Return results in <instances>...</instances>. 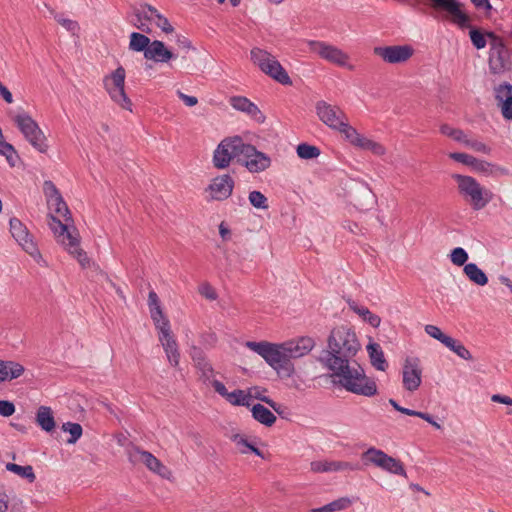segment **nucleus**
<instances>
[{"mask_svg":"<svg viewBox=\"0 0 512 512\" xmlns=\"http://www.w3.org/2000/svg\"><path fill=\"white\" fill-rule=\"evenodd\" d=\"M359 348V341L351 328L336 327L328 339L326 364L347 391L371 397L377 393L376 383L366 377L361 366L353 360Z\"/></svg>","mask_w":512,"mask_h":512,"instance_id":"1","label":"nucleus"},{"mask_svg":"<svg viewBox=\"0 0 512 512\" xmlns=\"http://www.w3.org/2000/svg\"><path fill=\"white\" fill-rule=\"evenodd\" d=\"M245 346L264 358L280 376L290 377L292 375L294 367L284 350V343L273 344L266 341H247Z\"/></svg>","mask_w":512,"mask_h":512,"instance_id":"2","label":"nucleus"},{"mask_svg":"<svg viewBox=\"0 0 512 512\" xmlns=\"http://www.w3.org/2000/svg\"><path fill=\"white\" fill-rule=\"evenodd\" d=\"M48 224L57 241L64 246L65 250L75 257L83 268L87 267L90 261L86 252L79 246V235L76 229L53 215L50 216Z\"/></svg>","mask_w":512,"mask_h":512,"instance_id":"3","label":"nucleus"},{"mask_svg":"<svg viewBox=\"0 0 512 512\" xmlns=\"http://www.w3.org/2000/svg\"><path fill=\"white\" fill-rule=\"evenodd\" d=\"M459 194L474 210H481L491 201L492 193L483 187L475 178L467 175L454 174Z\"/></svg>","mask_w":512,"mask_h":512,"instance_id":"4","label":"nucleus"},{"mask_svg":"<svg viewBox=\"0 0 512 512\" xmlns=\"http://www.w3.org/2000/svg\"><path fill=\"white\" fill-rule=\"evenodd\" d=\"M245 144L240 136L226 137L221 140L213 152V166L216 169L223 170L228 168L234 159L239 163Z\"/></svg>","mask_w":512,"mask_h":512,"instance_id":"5","label":"nucleus"},{"mask_svg":"<svg viewBox=\"0 0 512 512\" xmlns=\"http://www.w3.org/2000/svg\"><path fill=\"white\" fill-rule=\"evenodd\" d=\"M251 60L261 71L269 75L283 85H290L291 79L278 60L269 52L253 48L251 50Z\"/></svg>","mask_w":512,"mask_h":512,"instance_id":"6","label":"nucleus"},{"mask_svg":"<svg viewBox=\"0 0 512 512\" xmlns=\"http://www.w3.org/2000/svg\"><path fill=\"white\" fill-rule=\"evenodd\" d=\"M365 465H373L391 474L406 477L403 463L375 447H370L361 455Z\"/></svg>","mask_w":512,"mask_h":512,"instance_id":"7","label":"nucleus"},{"mask_svg":"<svg viewBox=\"0 0 512 512\" xmlns=\"http://www.w3.org/2000/svg\"><path fill=\"white\" fill-rule=\"evenodd\" d=\"M10 233L19 246L29 254L34 261L42 266H46V261L43 259L38 246L34 240L33 235L29 232L28 228L18 219H10Z\"/></svg>","mask_w":512,"mask_h":512,"instance_id":"8","label":"nucleus"},{"mask_svg":"<svg viewBox=\"0 0 512 512\" xmlns=\"http://www.w3.org/2000/svg\"><path fill=\"white\" fill-rule=\"evenodd\" d=\"M25 139L39 152L45 153L48 145L46 137L38 124L27 113H19L13 117Z\"/></svg>","mask_w":512,"mask_h":512,"instance_id":"9","label":"nucleus"},{"mask_svg":"<svg viewBox=\"0 0 512 512\" xmlns=\"http://www.w3.org/2000/svg\"><path fill=\"white\" fill-rule=\"evenodd\" d=\"M125 77V69L120 66L110 75L104 77L103 84L105 90L115 103H117L121 108L131 111L132 102L127 97L124 90Z\"/></svg>","mask_w":512,"mask_h":512,"instance_id":"10","label":"nucleus"},{"mask_svg":"<svg viewBox=\"0 0 512 512\" xmlns=\"http://www.w3.org/2000/svg\"><path fill=\"white\" fill-rule=\"evenodd\" d=\"M310 52L317 54L323 60L340 67H346L353 70L354 67L349 64V55L340 48L331 45L325 41L306 40Z\"/></svg>","mask_w":512,"mask_h":512,"instance_id":"11","label":"nucleus"},{"mask_svg":"<svg viewBox=\"0 0 512 512\" xmlns=\"http://www.w3.org/2000/svg\"><path fill=\"white\" fill-rule=\"evenodd\" d=\"M127 454L129 461L133 464L142 463L147 467V469L163 478H169L171 475L170 470L148 451L141 450L137 446H131L128 448Z\"/></svg>","mask_w":512,"mask_h":512,"instance_id":"12","label":"nucleus"},{"mask_svg":"<svg viewBox=\"0 0 512 512\" xmlns=\"http://www.w3.org/2000/svg\"><path fill=\"white\" fill-rule=\"evenodd\" d=\"M271 158L257 150V148L249 143L245 144L243 154L239 158V164L245 167L250 173H260L267 170L271 166Z\"/></svg>","mask_w":512,"mask_h":512,"instance_id":"13","label":"nucleus"},{"mask_svg":"<svg viewBox=\"0 0 512 512\" xmlns=\"http://www.w3.org/2000/svg\"><path fill=\"white\" fill-rule=\"evenodd\" d=\"M487 37L491 39L489 68L494 74L503 73L509 66L508 52L501 38L492 32L487 33Z\"/></svg>","mask_w":512,"mask_h":512,"instance_id":"14","label":"nucleus"},{"mask_svg":"<svg viewBox=\"0 0 512 512\" xmlns=\"http://www.w3.org/2000/svg\"><path fill=\"white\" fill-rule=\"evenodd\" d=\"M373 53L388 64L406 63L414 54L411 45H390L374 47Z\"/></svg>","mask_w":512,"mask_h":512,"instance_id":"15","label":"nucleus"},{"mask_svg":"<svg viewBox=\"0 0 512 512\" xmlns=\"http://www.w3.org/2000/svg\"><path fill=\"white\" fill-rule=\"evenodd\" d=\"M431 2L433 8L445 10L449 14L451 22L460 29L470 27L471 19L462 10V4L457 0H431Z\"/></svg>","mask_w":512,"mask_h":512,"instance_id":"16","label":"nucleus"},{"mask_svg":"<svg viewBox=\"0 0 512 512\" xmlns=\"http://www.w3.org/2000/svg\"><path fill=\"white\" fill-rule=\"evenodd\" d=\"M403 387L409 391H416L422 383V369L418 358H406L402 368Z\"/></svg>","mask_w":512,"mask_h":512,"instance_id":"17","label":"nucleus"},{"mask_svg":"<svg viewBox=\"0 0 512 512\" xmlns=\"http://www.w3.org/2000/svg\"><path fill=\"white\" fill-rule=\"evenodd\" d=\"M234 186L235 181L233 177L229 174H222L211 180L207 191L212 200L223 201L231 196Z\"/></svg>","mask_w":512,"mask_h":512,"instance_id":"18","label":"nucleus"},{"mask_svg":"<svg viewBox=\"0 0 512 512\" xmlns=\"http://www.w3.org/2000/svg\"><path fill=\"white\" fill-rule=\"evenodd\" d=\"M316 112L324 124L335 130L343 125V121L347 119L345 113L339 107L332 106L325 101L317 102Z\"/></svg>","mask_w":512,"mask_h":512,"instance_id":"19","label":"nucleus"},{"mask_svg":"<svg viewBox=\"0 0 512 512\" xmlns=\"http://www.w3.org/2000/svg\"><path fill=\"white\" fill-rule=\"evenodd\" d=\"M212 386L220 396H222L229 404L233 406H245L250 407V394L247 393V390L235 389L232 392H229L225 385L218 381L213 380Z\"/></svg>","mask_w":512,"mask_h":512,"instance_id":"20","label":"nucleus"},{"mask_svg":"<svg viewBox=\"0 0 512 512\" xmlns=\"http://www.w3.org/2000/svg\"><path fill=\"white\" fill-rule=\"evenodd\" d=\"M229 104L237 111L246 114L257 123H264L266 117L258 106L244 96H232Z\"/></svg>","mask_w":512,"mask_h":512,"instance_id":"21","label":"nucleus"},{"mask_svg":"<svg viewBox=\"0 0 512 512\" xmlns=\"http://www.w3.org/2000/svg\"><path fill=\"white\" fill-rule=\"evenodd\" d=\"M358 466L347 461L316 460L310 463V470L314 473H332L357 470Z\"/></svg>","mask_w":512,"mask_h":512,"instance_id":"22","label":"nucleus"},{"mask_svg":"<svg viewBox=\"0 0 512 512\" xmlns=\"http://www.w3.org/2000/svg\"><path fill=\"white\" fill-rule=\"evenodd\" d=\"M284 350L287 353L289 361L293 358H300L308 354L315 346V341L311 337H300L284 343Z\"/></svg>","mask_w":512,"mask_h":512,"instance_id":"23","label":"nucleus"},{"mask_svg":"<svg viewBox=\"0 0 512 512\" xmlns=\"http://www.w3.org/2000/svg\"><path fill=\"white\" fill-rule=\"evenodd\" d=\"M144 57L147 60H153L154 62L167 63L174 59L175 55L162 41L154 40L145 50Z\"/></svg>","mask_w":512,"mask_h":512,"instance_id":"24","label":"nucleus"},{"mask_svg":"<svg viewBox=\"0 0 512 512\" xmlns=\"http://www.w3.org/2000/svg\"><path fill=\"white\" fill-rule=\"evenodd\" d=\"M159 341L166 353L167 359L172 366H178L180 361V353L177 342L171 331L159 334Z\"/></svg>","mask_w":512,"mask_h":512,"instance_id":"25","label":"nucleus"},{"mask_svg":"<svg viewBox=\"0 0 512 512\" xmlns=\"http://www.w3.org/2000/svg\"><path fill=\"white\" fill-rule=\"evenodd\" d=\"M150 9H154V7L151 5L142 6L141 9L135 12L132 19V24L146 34H151L153 32V26H155L154 21L150 20L152 17L150 15Z\"/></svg>","mask_w":512,"mask_h":512,"instance_id":"26","label":"nucleus"},{"mask_svg":"<svg viewBox=\"0 0 512 512\" xmlns=\"http://www.w3.org/2000/svg\"><path fill=\"white\" fill-rule=\"evenodd\" d=\"M24 373V367L13 361L0 360V384L20 377Z\"/></svg>","mask_w":512,"mask_h":512,"instance_id":"27","label":"nucleus"},{"mask_svg":"<svg viewBox=\"0 0 512 512\" xmlns=\"http://www.w3.org/2000/svg\"><path fill=\"white\" fill-rule=\"evenodd\" d=\"M367 352L373 367L379 371H385L388 363L384 357L383 350L378 343H370L367 345Z\"/></svg>","mask_w":512,"mask_h":512,"instance_id":"28","label":"nucleus"},{"mask_svg":"<svg viewBox=\"0 0 512 512\" xmlns=\"http://www.w3.org/2000/svg\"><path fill=\"white\" fill-rule=\"evenodd\" d=\"M252 417L262 425L271 427L275 424L276 416L262 404H255L251 408Z\"/></svg>","mask_w":512,"mask_h":512,"instance_id":"29","label":"nucleus"},{"mask_svg":"<svg viewBox=\"0 0 512 512\" xmlns=\"http://www.w3.org/2000/svg\"><path fill=\"white\" fill-rule=\"evenodd\" d=\"M349 308L372 327L377 328L380 326L381 318L372 313L367 307L360 306L355 301H351L349 302Z\"/></svg>","mask_w":512,"mask_h":512,"instance_id":"30","label":"nucleus"},{"mask_svg":"<svg viewBox=\"0 0 512 512\" xmlns=\"http://www.w3.org/2000/svg\"><path fill=\"white\" fill-rule=\"evenodd\" d=\"M37 424L46 432H51L55 428V420L50 407L41 406L36 414Z\"/></svg>","mask_w":512,"mask_h":512,"instance_id":"31","label":"nucleus"},{"mask_svg":"<svg viewBox=\"0 0 512 512\" xmlns=\"http://www.w3.org/2000/svg\"><path fill=\"white\" fill-rule=\"evenodd\" d=\"M463 272L476 285L485 286L488 283L487 275L475 263L465 264Z\"/></svg>","mask_w":512,"mask_h":512,"instance_id":"32","label":"nucleus"},{"mask_svg":"<svg viewBox=\"0 0 512 512\" xmlns=\"http://www.w3.org/2000/svg\"><path fill=\"white\" fill-rule=\"evenodd\" d=\"M193 361L197 369L201 372V377L205 381H209L212 384L214 379V370L211 364L202 356L201 352L195 353L193 356Z\"/></svg>","mask_w":512,"mask_h":512,"instance_id":"33","label":"nucleus"},{"mask_svg":"<svg viewBox=\"0 0 512 512\" xmlns=\"http://www.w3.org/2000/svg\"><path fill=\"white\" fill-rule=\"evenodd\" d=\"M152 41L143 33L132 32L130 34L129 49L135 52H144Z\"/></svg>","mask_w":512,"mask_h":512,"instance_id":"34","label":"nucleus"},{"mask_svg":"<svg viewBox=\"0 0 512 512\" xmlns=\"http://www.w3.org/2000/svg\"><path fill=\"white\" fill-rule=\"evenodd\" d=\"M232 441L235 443L240 453L247 454L252 452L259 457H263L262 452L244 436L236 434L232 437Z\"/></svg>","mask_w":512,"mask_h":512,"instance_id":"35","label":"nucleus"},{"mask_svg":"<svg viewBox=\"0 0 512 512\" xmlns=\"http://www.w3.org/2000/svg\"><path fill=\"white\" fill-rule=\"evenodd\" d=\"M6 469L21 478L27 479L30 483L36 479L33 467L31 465L20 466L14 463H7Z\"/></svg>","mask_w":512,"mask_h":512,"instance_id":"36","label":"nucleus"},{"mask_svg":"<svg viewBox=\"0 0 512 512\" xmlns=\"http://www.w3.org/2000/svg\"><path fill=\"white\" fill-rule=\"evenodd\" d=\"M150 15L152 16L150 20L154 21V25L160 28L164 33L170 34L174 31L173 26L170 24L169 20L159 13V11L154 7V9H150Z\"/></svg>","mask_w":512,"mask_h":512,"instance_id":"37","label":"nucleus"},{"mask_svg":"<svg viewBox=\"0 0 512 512\" xmlns=\"http://www.w3.org/2000/svg\"><path fill=\"white\" fill-rule=\"evenodd\" d=\"M265 389L260 387H251L247 389V393L250 394V405L252 404V399H258L260 401L268 404L272 409H274L277 413H279V406L272 399L265 396Z\"/></svg>","mask_w":512,"mask_h":512,"instance_id":"38","label":"nucleus"},{"mask_svg":"<svg viewBox=\"0 0 512 512\" xmlns=\"http://www.w3.org/2000/svg\"><path fill=\"white\" fill-rule=\"evenodd\" d=\"M151 318L159 334L171 331L169 320L164 316L162 309L150 312Z\"/></svg>","mask_w":512,"mask_h":512,"instance_id":"39","label":"nucleus"},{"mask_svg":"<svg viewBox=\"0 0 512 512\" xmlns=\"http://www.w3.org/2000/svg\"><path fill=\"white\" fill-rule=\"evenodd\" d=\"M445 347L453 351L457 356L464 360H471L472 355L470 351L458 340L450 338Z\"/></svg>","mask_w":512,"mask_h":512,"instance_id":"40","label":"nucleus"},{"mask_svg":"<svg viewBox=\"0 0 512 512\" xmlns=\"http://www.w3.org/2000/svg\"><path fill=\"white\" fill-rule=\"evenodd\" d=\"M0 155H3L10 166H15L18 159L17 152L14 147L7 143L4 138H0Z\"/></svg>","mask_w":512,"mask_h":512,"instance_id":"41","label":"nucleus"},{"mask_svg":"<svg viewBox=\"0 0 512 512\" xmlns=\"http://www.w3.org/2000/svg\"><path fill=\"white\" fill-rule=\"evenodd\" d=\"M50 209H52L59 217L65 218V221H68L67 215L70 214L67 204L64 202L62 196L56 197L48 203Z\"/></svg>","mask_w":512,"mask_h":512,"instance_id":"42","label":"nucleus"},{"mask_svg":"<svg viewBox=\"0 0 512 512\" xmlns=\"http://www.w3.org/2000/svg\"><path fill=\"white\" fill-rule=\"evenodd\" d=\"M336 130L340 131L345 139L353 146L360 134L354 127L349 125L348 119L343 121V125H340Z\"/></svg>","mask_w":512,"mask_h":512,"instance_id":"43","label":"nucleus"},{"mask_svg":"<svg viewBox=\"0 0 512 512\" xmlns=\"http://www.w3.org/2000/svg\"><path fill=\"white\" fill-rule=\"evenodd\" d=\"M320 151L316 146L309 144H299L297 146V155L302 159H313L319 156Z\"/></svg>","mask_w":512,"mask_h":512,"instance_id":"44","label":"nucleus"},{"mask_svg":"<svg viewBox=\"0 0 512 512\" xmlns=\"http://www.w3.org/2000/svg\"><path fill=\"white\" fill-rule=\"evenodd\" d=\"M440 132L443 135L450 137L453 140H455L457 142H461V143H463V141L465 140V137H466V134L461 129L454 128L448 124L441 125Z\"/></svg>","mask_w":512,"mask_h":512,"instance_id":"45","label":"nucleus"},{"mask_svg":"<svg viewBox=\"0 0 512 512\" xmlns=\"http://www.w3.org/2000/svg\"><path fill=\"white\" fill-rule=\"evenodd\" d=\"M62 429L70 434V438L67 440L68 443H75L82 435V426L78 423L67 422L62 425Z\"/></svg>","mask_w":512,"mask_h":512,"instance_id":"46","label":"nucleus"},{"mask_svg":"<svg viewBox=\"0 0 512 512\" xmlns=\"http://www.w3.org/2000/svg\"><path fill=\"white\" fill-rule=\"evenodd\" d=\"M249 202L250 204L257 209H267L268 208V200L266 196L260 191H252L249 193Z\"/></svg>","mask_w":512,"mask_h":512,"instance_id":"47","label":"nucleus"},{"mask_svg":"<svg viewBox=\"0 0 512 512\" xmlns=\"http://www.w3.org/2000/svg\"><path fill=\"white\" fill-rule=\"evenodd\" d=\"M353 501L349 497H341L327 504L328 512H339L349 508Z\"/></svg>","mask_w":512,"mask_h":512,"instance_id":"48","label":"nucleus"},{"mask_svg":"<svg viewBox=\"0 0 512 512\" xmlns=\"http://www.w3.org/2000/svg\"><path fill=\"white\" fill-rule=\"evenodd\" d=\"M495 97L500 104L512 100V85L507 83L499 85L495 90Z\"/></svg>","mask_w":512,"mask_h":512,"instance_id":"49","label":"nucleus"},{"mask_svg":"<svg viewBox=\"0 0 512 512\" xmlns=\"http://www.w3.org/2000/svg\"><path fill=\"white\" fill-rule=\"evenodd\" d=\"M463 144L474 150L475 152L483 153V154H490L491 148L486 145L485 143L477 140V139H469L467 136L465 137V140L463 141Z\"/></svg>","mask_w":512,"mask_h":512,"instance_id":"50","label":"nucleus"},{"mask_svg":"<svg viewBox=\"0 0 512 512\" xmlns=\"http://www.w3.org/2000/svg\"><path fill=\"white\" fill-rule=\"evenodd\" d=\"M468 258V253L462 247L454 248L450 254L451 262L457 266H465Z\"/></svg>","mask_w":512,"mask_h":512,"instance_id":"51","label":"nucleus"},{"mask_svg":"<svg viewBox=\"0 0 512 512\" xmlns=\"http://www.w3.org/2000/svg\"><path fill=\"white\" fill-rule=\"evenodd\" d=\"M425 332L432 338L440 341L444 346L451 338L450 336L444 334L440 328L435 325L428 324L425 326Z\"/></svg>","mask_w":512,"mask_h":512,"instance_id":"52","label":"nucleus"},{"mask_svg":"<svg viewBox=\"0 0 512 512\" xmlns=\"http://www.w3.org/2000/svg\"><path fill=\"white\" fill-rule=\"evenodd\" d=\"M469 35H470V39H471V42L472 44L477 48V49H483L485 48L486 44H487V41H486V35H484L481 31H479L478 29H471L470 32H469Z\"/></svg>","mask_w":512,"mask_h":512,"instance_id":"53","label":"nucleus"},{"mask_svg":"<svg viewBox=\"0 0 512 512\" xmlns=\"http://www.w3.org/2000/svg\"><path fill=\"white\" fill-rule=\"evenodd\" d=\"M449 157L459 163H462L470 167L476 163V158L467 153L452 152L449 154Z\"/></svg>","mask_w":512,"mask_h":512,"instance_id":"54","label":"nucleus"},{"mask_svg":"<svg viewBox=\"0 0 512 512\" xmlns=\"http://www.w3.org/2000/svg\"><path fill=\"white\" fill-rule=\"evenodd\" d=\"M55 20L67 31L72 33H75L79 29L78 23L76 21L65 18L63 15H55Z\"/></svg>","mask_w":512,"mask_h":512,"instance_id":"55","label":"nucleus"},{"mask_svg":"<svg viewBox=\"0 0 512 512\" xmlns=\"http://www.w3.org/2000/svg\"><path fill=\"white\" fill-rule=\"evenodd\" d=\"M43 189L48 203L56 197H61L57 187L51 181H45Z\"/></svg>","mask_w":512,"mask_h":512,"instance_id":"56","label":"nucleus"},{"mask_svg":"<svg viewBox=\"0 0 512 512\" xmlns=\"http://www.w3.org/2000/svg\"><path fill=\"white\" fill-rule=\"evenodd\" d=\"M15 405L8 400H0V415L9 417L15 413Z\"/></svg>","mask_w":512,"mask_h":512,"instance_id":"57","label":"nucleus"},{"mask_svg":"<svg viewBox=\"0 0 512 512\" xmlns=\"http://www.w3.org/2000/svg\"><path fill=\"white\" fill-rule=\"evenodd\" d=\"M365 150L370 151L371 153H373L376 156H382L386 152V149L382 144H380L379 142H376L372 139L368 142V145L365 148Z\"/></svg>","mask_w":512,"mask_h":512,"instance_id":"58","label":"nucleus"},{"mask_svg":"<svg viewBox=\"0 0 512 512\" xmlns=\"http://www.w3.org/2000/svg\"><path fill=\"white\" fill-rule=\"evenodd\" d=\"M491 400L495 403H501V404L510 406L511 409H509L507 411V414L512 415V398L511 397L506 396V395H501V394H494V395H492Z\"/></svg>","mask_w":512,"mask_h":512,"instance_id":"59","label":"nucleus"},{"mask_svg":"<svg viewBox=\"0 0 512 512\" xmlns=\"http://www.w3.org/2000/svg\"><path fill=\"white\" fill-rule=\"evenodd\" d=\"M148 306L150 312L155 311L156 309H161L159 298L154 291H150L148 295Z\"/></svg>","mask_w":512,"mask_h":512,"instance_id":"60","label":"nucleus"},{"mask_svg":"<svg viewBox=\"0 0 512 512\" xmlns=\"http://www.w3.org/2000/svg\"><path fill=\"white\" fill-rule=\"evenodd\" d=\"M177 95L183 101V103L188 107H193V106L197 105V103H198V99L195 96L186 95L180 90H177Z\"/></svg>","mask_w":512,"mask_h":512,"instance_id":"61","label":"nucleus"},{"mask_svg":"<svg viewBox=\"0 0 512 512\" xmlns=\"http://www.w3.org/2000/svg\"><path fill=\"white\" fill-rule=\"evenodd\" d=\"M471 167L477 172L487 173L491 170L492 164L476 158V163Z\"/></svg>","mask_w":512,"mask_h":512,"instance_id":"62","label":"nucleus"},{"mask_svg":"<svg viewBox=\"0 0 512 512\" xmlns=\"http://www.w3.org/2000/svg\"><path fill=\"white\" fill-rule=\"evenodd\" d=\"M200 293L209 300H215L217 297L215 290L209 284H204L200 289Z\"/></svg>","mask_w":512,"mask_h":512,"instance_id":"63","label":"nucleus"},{"mask_svg":"<svg viewBox=\"0 0 512 512\" xmlns=\"http://www.w3.org/2000/svg\"><path fill=\"white\" fill-rule=\"evenodd\" d=\"M501 110L504 118L512 119V99L501 104Z\"/></svg>","mask_w":512,"mask_h":512,"instance_id":"64","label":"nucleus"}]
</instances>
